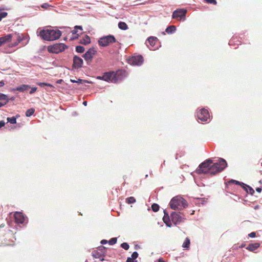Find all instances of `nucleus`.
Returning a JSON list of instances; mask_svg holds the SVG:
<instances>
[{
	"mask_svg": "<svg viewBox=\"0 0 262 262\" xmlns=\"http://www.w3.org/2000/svg\"><path fill=\"white\" fill-rule=\"evenodd\" d=\"M240 186L246 191V192H248V187H245L243 185H240Z\"/></svg>",
	"mask_w": 262,
	"mask_h": 262,
	"instance_id": "obj_52",
	"label": "nucleus"
},
{
	"mask_svg": "<svg viewBox=\"0 0 262 262\" xmlns=\"http://www.w3.org/2000/svg\"><path fill=\"white\" fill-rule=\"evenodd\" d=\"M97 51L96 48L92 47L89 49L86 52L82 55V57L86 61L88 65L91 64V62L94 57V56L96 54Z\"/></svg>",
	"mask_w": 262,
	"mask_h": 262,
	"instance_id": "obj_8",
	"label": "nucleus"
},
{
	"mask_svg": "<svg viewBox=\"0 0 262 262\" xmlns=\"http://www.w3.org/2000/svg\"><path fill=\"white\" fill-rule=\"evenodd\" d=\"M8 13L6 12L5 11H2L0 10V21L2 20V19L7 16Z\"/></svg>",
	"mask_w": 262,
	"mask_h": 262,
	"instance_id": "obj_37",
	"label": "nucleus"
},
{
	"mask_svg": "<svg viewBox=\"0 0 262 262\" xmlns=\"http://www.w3.org/2000/svg\"><path fill=\"white\" fill-rule=\"evenodd\" d=\"M197 119L202 122H206L210 118V115L208 110L202 108L196 113Z\"/></svg>",
	"mask_w": 262,
	"mask_h": 262,
	"instance_id": "obj_10",
	"label": "nucleus"
},
{
	"mask_svg": "<svg viewBox=\"0 0 262 262\" xmlns=\"http://www.w3.org/2000/svg\"><path fill=\"white\" fill-rule=\"evenodd\" d=\"M7 95L3 93H0V101L7 99Z\"/></svg>",
	"mask_w": 262,
	"mask_h": 262,
	"instance_id": "obj_41",
	"label": "nucleus"
},
{
	"mask_svg": "<svg viewBox=\"0 0 262 262\" xmlns=\"http://www.w3.org/2000/svg\"><path fill=\"white\" fill-rule=\"evenodd\" d=\"M206 3L208 4L216 5L217 2L215 0H204Z\"/></svg>",
	"mask_w": 262,
	"mask_h": 262,
	"instance_id": "obj_39",
	"label": "nucleus"
},
{
	"mask_svg": "<svg viewBox=\"0 0 262 262\" xmlns=\"http://www.w3.org/2000/svg\"><path fill=\"white\" fill-rule=\"evenodd\" d=\"M118 28L121 29V30H126L128 29V26L127 25V24L124 23V22H123V21H120L119 23H118Z\"/></svg>",
	"mask_w": 262,
	"mask_h": 262,
	"instance_id": "obj_26",
	"label": "nucleus"
},
{
	"mask_svg": "<svg viewBox=\"0 0 262 262\" xmlns=\"http://www.w3.org/2000/svg\"><path fill=\"white\" fill-rule=\"evenodd\" d=\"M63 81V80L62 79H58L56 81V83L61 84Z\"/></svg>",
	"mask_w": 262,
	"mask_h": 262,
	"instance_id": "obj_54",
	"label": "nucleus"
},
{
	"mask_svg": "<svg viewBox=\"0 0 262 262\" xmlns=\"http://www.w3.org/2000/svg\"><path fill=\"white\" fill-rule=\"evenodd\" d=\"M261 190H262V189L260 187H257L256 188V191L259 193L261 192Z\"/></svg>",
	"mask_w": 262,
	"mask_h": 262,
	"instance_id": "obj_53",
	"label": "nucleus"
},
{
	"mask_svg": "<svg viewBox=\"0 0 262 262\" xmlns=\"http://www.w3.org/2000/svg\"><path fill=\"white\" fill-rule=\"evenodd\" d=\"M83 59L77 55H74L73 58V70H78L81 68L83 66Z\"/></svg>",
	"mask_w": 262,
	"mask_h": 262,
	"instance_id": "obj_14",
	"label": "nucleus"
},
{
	"mask_svg": "<svg viewBox=\"0 0 262 262\" xmlns=\"http://www.w3.org/2000/svg\"><path fill=\"white\" fill-rule=\"evenodd\" d=\"M190 244V241L188 237H186L182 245V247L184 248L188 249L189 248Z\"/></svg>",
	"mask_w": 262,
	"mask_h": 262,
	"instance_id": "obj_28",
	"label": "nucleus"
},
{
	"mask_svg": "<svg viewBox=\"0 0 262 262\" xmlns=\"http://www.w3.org/2000/svg\"><path fill=\"white\" fill-rule=\"evenodd\" d=\"M138 255V253L137 251L134 252L132 254L131 257H128L127 258L126 262H138L136 259Z\"/></svg>",
	"mask_w": 262,
	"mask_h": 262,
	"instance_id": "obj_20",
	"label": "nucleus"
},
{
	"mask_svg": "<svg viewBox=\"0 0 262 262\" xmlns=\"http://www.w3.org/2000/svg\"><path fill=\"white\" fill-rule=\"evenodd\" d=\"M70 81L72 83H79V84L92 83L91 81H88L87 80L81 79L80 78H78L77 80H75L71 79Z\"/></svg>",
	"mask_w": 262,
	"mask_h": 262,
	"instance_id": "obj_23",
	"label": "nucleus"
},
{
	"mask_svg": "<svg viewBox=\"0 0 262 262\" xmlns=\"http://www.w3.org/2000/svg\"><path fill=\"white\" fill-rule=\"evenodd\" d=\"M117 41L115 36L109 34L100 37L98 40V44L100 47H106Z\"/></svg>",
	"mask_w": 262,
	"mask_h": 262,
	"instance_id": "obj_5",
	"label": "nucleus"
},
{
	"mask_svg": "<svg viewBox=\"0 0 262 262\" xmlns=\"http://www.w3.org/2000/svg\"><path fill=\"white\" fill-rule=\"evenodd\" d=\"M91 42L90 37L88 35H85V36L79 41V43L83 45H88L90 44Z\"/></svg>",
	"mask_w": 262,
	"mask_h": 262,
	"instance_id": "obj_21",
	"label": "nucleus"
},
{
	"mask_svg": "<svg viewBox=\"0 0 262 262\" xmlns=\"http://www.w3.org/2000/svg\"><path fill=\"white\" fill-rule=\"evenodd\" d=\"M120 247L125 250H127L129 248V246L127 243H122L120 245Z\"/></svg>",
	"mask_w": 262,
	"mask_h": 262,
	"instance_id": "obj_36",
	"label": "nucleus"
},
{
	"mask_svg": "<svg viewBox=\"0 0 262 262\" xmlns=\"http://www.w3.org/2000/svg\"><path fill=\"white\" fill-rule=\"evenodd\" d=\"M62 32L59 30H54L51 26L44 27L39 32L38 36L44 40L54 41L59 39Z\"/></svg>",
	"mask_w": 262,
	"mask_h": 262,
	"instance_id": "obj_2",
	"label": "nucleus"
},
{
	"mask_svg": "<svg viewBox=\"0 0 262 262\" xmlns=\"http://www.w3.org/2000/svg\"><path fill=\"white\" fill-rule=\"evenodd\" d=\"M248 236L251 238H254L256 237V232H252L248 234Z\"/></svg>",
	"mask_w": 262,
	"mask_h": 262,
	"instance_id": "obj_43",
	"label": "nucleus"
},
{
	"mask_svg": "<svg viewBox=\"0 0 262 262\" xmlns=\"http://www.w3.org/2000/svg\"><path fill=\"white\" fill-rule=\"evenodd\" d=\"M5 125V122L4 120H2L0 121V128L4 126Z\"/></svg>",
	"mask_w": 262,
	"mask_h": 262,
	"instance_id": "obj_50",
	"label": "nucleus"
},
{
	"mask_svg": "<svg viewBox=\"0 0 262 262\" xmlns=\"http://www.w3.org/2000/svg\"><path fill=\"white\" fill-rule=\"evenodd\" d=\"M14 99H15V97H12L10 98H9V100L13 101Z\"/></svg>",
	"mask_w": 262,
	"mask_h": 262,
	"instance_id": "obj_60",
	"label": "nucleus"
},
{
	"mask_svg": "<svg viewBox=\"0 0 262 262\" xmlns=\"http://www.w3.org/2000/svg\"><path fill=\"white\" fill-rule=\"evenodd\" d=\"M183 214L180 212L172 211L170 214L171 221L173 223L177 225L180 224L185 219Z\"/></svg>",
	"mask_w": 262,
	"mask_h": 262,
	"instance_id": "obj_11",
	"label": "nucleus"
},
{
	"mask_svg": "<svg viewBox=\"0 0 262 262\" xmlns=\"http://www.w3.org/2000/svg\"><path fill=\"white\" fill-rule=\"evenodd\" d=\"M5 84L4 81L3 80L0 81V87L4 86Z\"/></svg>",
	"mask_w": 262,
	"mask_h": 262,
	"instance_id": "obj_56",
	"label": "nucleus"
},
{
	"mask_svg": "<svg viewBox=\"0 0 262 262\" xmlns=\"http://www.w3.org/2000/svg\"><path fill=\"white\" fill-rule=\"evenodd\" d=\"M158 262H166L163 258H159Z\"/></svg>",
	"mask_w": 262,
	"mask_h": 262,
	"instance_id": "obj_59",
	"label": "nucleus"
},
{
	"mask_svg": "<svg viewBox=\"0 0 262 262\" xmlns=\"http://www.w3.org/2000/svg\"><path fill=\"white\" fill-rule=\"evenodd\" d=\"M68 46L63 43H56L47 47V50L50 53L58 54L68 49Z\"/></svg>",
	"mask_w": 262,
	"mask_h": 262,
	"instance_id": "obj_6",
	"label": "nucleus"
},
{
	"mask_svg": "<svg viewBox=\"0 0 262 262\" xmlns=\"http://www.w3.org/2000/svg\"><path fill=\"white\" fill-rule=\"evenodd\" d=\"M5 101L4 102H0V108L5 106V105H6L8 102H9V98L8 97H7V99H5Z\"/></svg>",
	"mask_w": 262,
	"mask_h": 262,
	"instance_id": "obj_40",
	"label": "nucleus"
},
{
	"mask_svg": "<svg viewBox=\"0 0 262 262\" xmlns=\"http://www.w3.org/2000/svg\"><path fill=\"white\" fill-rule=\"evenodd\" d=\"M19 43V42H17V41L16 40L15 42H14L13 43H12L11 44V47H16L17 46Z\"/></svg>",
	"mask_w": 262,
	"mask_h": 262,
	"instance_id": "obj_49",
	"label": "nucleus"
},
{
	"mask_svg": "<svg viewBox=\"0 0 262 262\" xmlns=\"http://www.w3.org/2000/svg\"><path fill=\"white\" fill-rule=\"evenodd\" d=\"M135 202L136 199L133 196H130L126 199V202L128 204L134 203Z\"/></svg>",
	"mask_w": 262,
	"mask_h": 262,
	"instance_id": "obj_33",
	"label": "nucleus"
},
{
	"mask_svg": "<svg viewBox=\"0 0 262 262\" xmlns=\"http://www.w3.org/2000/svg\"><path fill=\"white\" fill-rule=\"evenodd\" d=\"M165 161H164L163 163L161 165V168L163 167V166H164V165L165 164Z\"/></svg>",
	"mask_w": 262,
	"mask_h": 262,
	"instance_id": "obj_62",
	"label": "nucleus"
},
{
	"mask_svg": "<svg viewBox=\"0 0 262 262\" xmlns=\"http://www.w3.org/2000/svg\"><path fill=\"white\" fill-rule=\"evenodd\" d=\"M245 246H246V244L245 243H244L242 244V245L239 246V248H242L243 247H245Z\"/></svg>",
	"mask_w": 262,
	"mask_h": 262,
	"instance_id": "obj_57",
	"label": "nucleus"
},
{
	"mask_svg": "<svg viewBox=\"0 0 262 262\" xmlns=\"http://www.w3.org/2000/svg\"><path fill=\"white\" fill-rule=\"evenodd\" d=\"M30 88H31V86L29 85L22 84L20 86L16 87L15 90L16 91L23 92L27 91L28 90H29Z\"/></svg>",
	"mask_w": 262,
	"mask_h": 262,
	"instance_id": "obj_22",
	"label": "nucleus"
},
{
	"mask_svg": "<svg viewBox=\"0 0 262 262\" xmlns=\"http://www.w3.org/2000/svg\"><path fill=\"white\" fill-rule=\"evenodd\" d=\"M14 219L17 223L23 224L25 223L26 217L24 214L20 212H16L14 214Z\"/></svg>",
	"mask_w": 262,
	"mask_h": 262,
	"instance_id": "obj_16",
	"label": "nucleus"
},
{
	"mask_svg": "<svg viewBox=\"0 0 262 262\" xmlns=\"http://www.w3.org/2000/svg\"><path fill=\"white\" fill-rule=\"evenodd\" d=\"M107 243H108V241H107L106 239H102L100 242V243L102 245H105V244H107Z\"/></svg>",
	"mask_w": 262,
	"mask_h": 262,
	"instance_id": "obj_51",
	"label": "nucleus"
},
{
	"mask_svg": "<svg viewBox=\"0 0 262 262\" xmlns=\"http://www.w3.org/2000/svg\"><path fill=\"white\" fill-rule=\"evenodd\" d=\"M12 35V38L15 39L17 42H22L23 46H26L29 41L30 38L28 35L15 32Z\"/></svg>",
	"mask_w": 262,
	"mask_h": 262,
	"instance_id": "obj_9",
	"label": "nucleus"
},
{
	"mask_svg": "<svg viewBox=\"0 0 262 262\" xmlns=\"http://www.w3.org/2000/svg\"><path fill=\"white\" fill-rule=\"evenodd\" d=\"M37 88L36 87L32 88L31 91L29 92V94H32L33 93H34L36 92V91L37 90Z\"/></svg>",
	"mask_w": 262,
	"mask_h": 262,
	"instance_id": "obj_45",
	"label": "nucleus"
},
{
	"mask_svg": "<svg viewBox=\"0 0 262 262\" xmlns=\"http://www.w3.org/2000/svg\"><path fill=\"white\" fill-rule=\"evenodd\" d=\"M96 79L104 81L103 74L102 76H98L96 77Z\"/></svg>",
	"mask_w": 262,
	"mask_h": 262,
	"instance_id": "obj_48",
	"label": "nucleus"
},
{
	"mask_svg": "<svg viewBox=\"0 0 262 262\" xmlns=\"http://www.w3.org/2000/svg\"><path fill=\"white\" fill-rule=\"evenodd\" d=\"M35 112V109L34 108H30L27 110L26 112V116L28 117H31Z\"/></svg>",
	"mask_w": 262,
	"mask_h": 262,
	"instance_id": "obj_29",
	"label": "nucleus"
},
{
	"mask_svg": "<svg viewBox=\"0 0 262 262\" xmlns=\"http://www.w3.org/2000/svg\"><path fill=\"white\" fill-rule=\"evenodd\" d=\"M235 37H233L230 40H229V46H231L232 45L234 42H235Z\"/></svg>",
	"mask_w": 262,
	"mask_h": 262,
	"instance_id": "obj_44",
	"label": "nucleus"
},
{
	"mask_svg": "<svg viewBox=\"0 0 262 262\" xmlns=\"http://www.w3.org/2000/svg\"><path fill=\"white\" fill-rule=\"evenodd\" d=\"M75 50L77 53H82L84 52L85 48L84 47L79 45L76 47Z\"/></svg>",
	"mask_w": 262,
	"mask_h": 262,
	"instance_id": "obj_30",
	"label": "nucleus"
},
{
	"mask_svg": "<svg viewBox=\"0 0 262 262\" xmlns=\"http://www.w3.org/2000/svg\"><path fill=\"white\" fill-rule=\"evenodd\" d=\"M79 36H80V34L75 35V36L71 37V40H74L77 39Z\"/></svg>",
	"mask_w": 262,
	"mask_h": 262,
	"instance_id": "obj_47",
	"label": "nucleus"
},
{
	"mask_svg": "<svg viewBox=\"0 0 262 262\" xmlns=\"http://www.w3.org/2000/svg\"><path fill=\"white\" fill-rule=\"evenodd\" d=\"M46 86H48V87H50V88H53V85L50 83H46Z\"/></svg>",
	"mask_w": 262,
	"mask_h": 262,
	"instance_id": "obj_55",
	"label": "nucleus"
},
{
	"mask_svg": "<svg viewBox=\"0 0 262 262\" xmlns=\"http://www.w3.org/2000/svg\"><path fill=\"white\" fill-rule=\"evenodd\" d=\"M158 39L157 37L154 36H150L149 37L147 40H146V43L148 42L150 45L151 47H148L150 50H155L158 49V47L156 46V43L158 42ZM147 46L148 47L147 44H146Z\"/></svg>",
	"mask_w": 262,
	"mask_h": 262,
	"instance_id": "obj_15",
	"label": "nucleus"
},
{
	"mask_svg": "<svg viewBox=\"0 0 262 262\" xmlns=\"http://www.w3.org/2000/svg\"><path fill=\"white\" fill-rule=\"evenodd\" d=\"M187 12V10L185 9H177L172 13V18L184 20Z\"/></svg>",
	"mask_w": 262,
	"mask_h": 262,
	"instance_id": "obj_12",
	"label": "nucleus"
},
{
	"mask_svg": "<svg viewBox=\"0 0 262 262\" xmlns=\"http://www.w3.org/2000/svg\"><path fill=\"white\" fill-rule=\"evenodd\" d=\"M103 74L105 81L116 83L126 76V72L124 70H118L115 72L111 71L105 72Z\"/></svg>",
	"mask_w": 262,
	"mask_h": 262,
	"instance_id": "obj_3",
	"label": "nucleus"
},
{
	"mask_svg": "<svg viewBox=\"0 0 262 262\" xmlns=\"http://www.w3.org/2000/svg\"><path fill=\"white\" fill-rule=\"evenodd\" d=\"M259 247L260 244L258 243H250L246 247V249L249 251L255 252V250H257Z\"/></svg>",
	"mask_w": 262,
	"mask_h": 262,
	"instance_id": "obj_19",
	"label": "nucleus"
},
{
	"mask_svg": "<svg viewBox=\"0 0 262 262\" xmlns=\"http://www.w3.org/2000/svg\"><path fill=\"white\" fill-rule=\"evenodd\" d=\"M50 7H52L51 5H50L48 3H43L41 5V7L43 9H47Z\"/></svg>",
	"mask_w": 262,
	"mask_h": 262,
	"instance_id": "obj_42",
	"label": "nucleus"
},
{
	"mask_svg": "<svg viewBox=\"0 0 262 262\" xmlns=\"http://www.w3.org/2000/svg\"><path fill=\"white\" fill-rule=\"evenodd\" d=\"M163 212L164 216L163 217V221L164 223L165 224L167 227H171L172 224L171 223V221L168 213L166 210H164Z\"/></svg>",
	"mask_w": 262,
	"mask_h": 262,
	"instance_id": "obj_17",
	"label": "nucleus"
},
{
	"mask_svg": "<svg viewBox=\"0 0 262 262\" xmlns=\"http://www.w3.org/2000/svg\"><path fill=\"white\" fill-rule=\"evenodd\" d=\"M242 185H243L244 186H245V187H248V193L250 194L251 195H253L255 191L254 190V189L250 186L245 184V183H242Z\"/></svg>",
	"mask_w": 262,
	"mask_h": 262,
	"instance_id": "obj_31",
	"label": "nucleus"
},
{
	"mask_svg": "<svg viewBox=\"0 0 262 262\" xmlns=\"http://www.w3.org/2000/svg\"><path fill=\"white\" fill-rule=\"evenodd\" d=\"M19 117V115H16L15 116L12 117H8L7 118V122H9L11 124H14L16 123V119Z\"/></svg>",
	"mask_w": 262,
	"mask_h": 262,
	"instance_id": "obj_25",
	"label": "nucleus"
},
{
	"mask_svg": "<svg viewBox=\"0 0 262 262\" xmlns=\"http://www.w3.org/2000/svg\"><path fill=\"white\" fill-rule=\"evenodd\" d=\"M143 57L141 55L134 56L128 59V63L133 66H140L143 63Z\"/></svg>",
	"mask_w": 262,
	"mask_h": 262,
	"instance_id": "obj_13",
	"label": "nucleus"
},
{
	"mask_svg": "<svg viewBox=\"0 0 262 262\" xmlns=\"http://www.w3.org/2000/svg\"><path fill=\"white\" fill-rule=\"evenodd\" d=\"M196 200L198 201V203L202 205L205 204L206 202L205 198H197Z\"/></svg>",
	"mask_w": 262,
	"mask_h": 262,
	"instance_id": "obj_38",
	"label": "nucleus"
},
{
	"mask_svg": "<svg viewBox=\"0 0 262 262\" xmlns=\"http://www.w3.org/2000/svg\"><path fill=\"white\" fill-rule=\"evenodd\" d=\"M140 246L139 245H136L135 246V249L136 250H138V249H140Z\"/></svg>",
	"mask_w": 262,
	"mask_h": 262,
	"instance_id": "obj_58",
	"label": "nucleus"
},
{
	"mask_svg": "<svg viewBox=\"0 0 262 262\" xmlns=\"http://www.w3.org/2000/svg\"><path fill=\"white\" fill-rule=\"evenodd\" d=\"M227 166V162L223 158L214 160L208 159L199 165L196 172L198 174H209L212 176L222 172Z\"/></svg>",
	"mask_w": 262,
	"mask_h": 262,
	"instance_id": "obj_1",
	"label": "nucleus"
},
{
	"mask_svg": "<svg viewBox=\"0 0 262 262\" xmlns=\"http://www.w3.org/2000/svg\"><path fill=\"white\" fill-rule=\"evenodd\" d=\"M176 27L175 26L171 25L166 28L165 32L168 34H173L176 32Z\"/></svg>",
	"mask_w": 262,
	"mask_h": 262,
	"instance_id": "obj_24",
	"label": "nucleus"
},
{
	"mask_svg": "<svg viewBox=\"0 0 262 262\" xmlns=\"http://www.w3.org/2000/svg\"><path fill=\"white\" fill-rule=\"evenodd\" d=\"M87 103H88L87 101H84L83 102L82 104H83V105L86 106L87 105Z\"/></svg>",
	"mask_w": 262,
	"mask_h": 262,
	"instance_id": "obj_61",
	"label": "nucleus"
},
{
	"mask_svg": "<svg viewBox=\"0 0 262 262\" xmlns=\"http://www.w3.org/2000/svg\"><path fill=\"white\" fill-rule=\"evenodd\" d=\"M107 252L106 248L103 246L98 247L97 250H94L92 253V256L95 258H98L101 261L105 260L104 257L106 255Z\"/></svg>",
	"mask_w": 262,
	"mask_h": 262,
	"instance_id": "obj_7",
	"label": "nucleus"
},
{
	"mask_svg": "<svg viewBox=\"0 0 262 262\" xmlns=\"http://www.w3.org/2000/svg\"><path fill=\"white\" fill-rule=\"evenodd\" d=\"M13 37L11 34H8L4 36L0 37V47L5 44V43L10 41Z\"/></svg>",
	"mask_w": 262,
	"mask_h": 262,
	"instance_id": "obj_18",
	"label": "nucleus"
},
{
	"mask_svg": "<svg viewBox=\"0 0 262 262\" xmlns=\"http://www.w3.org/2000/svg\"><path fill=\"white\" fill-rule=\"evenodd\" d=\"M169 205L173 210H181L188 206V203L185 199L180 195H177L172 198Z\"/></svg>",
	"mask_w": 262,
	"mask_h": 262,
	"instance_id": "obj_4",
	"label": "nucleus"
},
{
	"mask_svg": "<svg viewBox=\"0 0 262 262\" xmlns=\"http://www.w3.org/2000/svg\"><path fill=\"white\" fill-rule=\"evenodd\" d=\"M151 210L154 211V212H157L159 210V208H160V206L157 204V203H154L153 204L151 205Z\"/></svg>",
	"mask_w": 262,
	"mask_h": 262,
	"instance_id": "obj_32",
	"label": "nucleus"
},
{
	"mask_svg": "<svg viewBox=\"0 0 262 262\" xmlns=\"http://www.w3.org/2000/svg\"><path fill=\"white\" fill-rule=\"evenodd\" d=\"M231 183H233V184H235L236 185H242V183H243L238 181H236V180H233V179H231L229 181H228V183H226V185H228V184H230Z\"/></svg>",
	"mask_w": 262,
	"mask_h": 262,
	"instance_id": "obj_34",
	"label": "nucleus"
},
{
	"mask_svg": "<svg viewBox=\"0 0 262 262\" xmlns=\"http://www.w3.org/2000/svg\"><path fill=\"white\" fill-rule=\"evenodd\" d=\"M78 30H80V31H82L83 30V28H82V27L81 26H75L74 28V30H73L72 31V34L73 35H76V34H78L77 33Z\"/></svg>",
	"mask_w": 262,
	"mask_h": 262,
	"instance_id": "obj_27",
	"label": "nucleus"
},
{
	"mask_svg": "<svg viewBox=\"0 0 262 262\" xmlns=\"http://www.w3.org/2000/svg\"><path fill=\"white\" fill-rule=\"evenodd\" d=\"M148 177V174L145 175V178H147Z\"/></svg>",
	"mask_w": 262,
	"mask_h": 262,
	"instance_id": "obj_64",
	"label": "nucleus"
},
{
	"mask_svg": "<svg viewBox=\"0 0 262 262\" xmlns=\"http://www.w3.org/2000/svg\"><path fill=\"white\" fill-rule=\"evenodd\" d=\"M37 84L41 87H45L46 86V82H38L37 83Z\"/></svg>",
	"mask_w": 262,
	"mask_h": 262,
	"instance_id": "obj_46",
	"label": "nucleus"
},
{
	"mask_svg": "<svg viewBox=\"0 0 262 262\" xmlns=\"http://www.w3.org/2000/svg\"><path fill=\"white\" fill-rule=\"evenodd\" d=\"M150 176H152V171H151L150 172Z\"/></svg>",
	"mask_w": 262,
	"mask_h": 262,
	"instance_id": "obj_63",
	"label": "nucleus"
},
{
	"mask_svg": "<svg viewBox=\"0 0 262 262\" xmlns=\"http://www.w3.org/2000/svg\"><path fill=\"white\" fill-rule=\"evenodd\" d=\"M117 237H113V238H111V239L108 241V243L110 245H115V244L117 243Z\"/></svg>",
	"mask_w": 262,
	"mask_h": 262,
	"instance_id": "obj_35",
	"label": "nucleus"
}]
</instances>
